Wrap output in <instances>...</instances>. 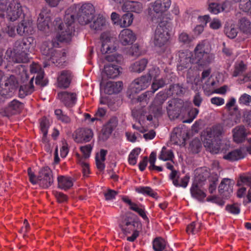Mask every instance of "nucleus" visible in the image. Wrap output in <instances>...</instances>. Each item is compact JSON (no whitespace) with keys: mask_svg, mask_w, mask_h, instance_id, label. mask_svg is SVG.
<instances>
[{"mask_svg":"<svg viewBox=\"0 0 251 251\" xmlns=\"http://www.w3.org/2000/svg\"><path fill=\"white\" fill-rule=\"evenodd\" d=\"M195 56L189 51L179 53V65L178 70L191 68L192 64L204 67L209 64L214 59V55L211 53L210 46L208 42L203 41L197 45L194 50Z\"/></svg>","mask_w":251,"mask_h":251,"instance_id":"f257e3e1","label":"nucleus"},{"mask_svg":"<svg viewBox=\"0 0 251 251\" xmlns=\"http://www.w3.org/2000/svg\"><path fill=\"white\" fill-rule=\"evenodd\" d=\"M36 41L32 37H28L22 40H17L13 49H8L5 56L9 61L16 63L26 62L28 60V52L35 47Z\"/></svg>","mask_w":251,"mask_h":251,"instance_id":"f03ea898","label":"nucleus"},{"mask_svg":"<svg viewBox=\"0 0 251 251\" xmlns=\"http://www.w3.org/2000/svg\"><path fill=\"white\" fill-rule=\"evenodd\" d=\"M76 9V5H74L66 11L64 17L65 24H60L58 25V32L57 36L58 41L66 42L71 41L74 31L73 25Z\"/></svg>","mask_w":251,"mask_h":251,"instance_id":"7ed1b4c3","label":"nucleus"},{"mask_svg":"<svg viewBox=\"0 0 251 251\" xmlns=\"http://www.w3.org/2000/svg\"><path fill=\"white\" fill-rule=\"evenodd\" d=\"M222 133L221 126H213L204 132L201 137L203 145L212 153H218L221 149L220 136Z\"/></svg>","mask_w":251,"mask_h":251,"instance_id":"20e7f679","label":"nucleus"},{"mask_svg":"<svg viewBox=\"0 0 251 251\" xmlns=\"http://www.w3.org/2000/svg\"><path fill=\"white\" fill-rule=\"evenodd\" d=\"M171 4L170 0H155L151 2L148 8L149 18L155 24L164 22L163 14L170 8Z\"/></svg>","mask_w":251,"mask_h":251,"instance_id":"39448f33","label":"nucleus"},{"mask_svg":"<svg viewBox=\"0 0 251 251\" xmlns=\"http://www.w3.org/2000/svg\"><path fill=\"white\" fill-rule=\"evenodd\" d=\"M104 57L105 60L109 62V64L104 66V70L102 73V81L106 78H115L119 75L122 68L118 65L110 63L116 62L119 63L123 60L122 56L116 53L107 55Z\"/></svg>","mask_w":251,"mask_h":251,"instance_id":"423d86ee","label":"nucleus"},{"mask_svg":"<svg viewBox=\"0 0 251 251\" xmlns=\"http://www.w3.org/2000/svg\"><path fill=\"white\" fill-rule=\"evenodd\" d=\"M28 173L30 182L34 184L38 183L41 187L48 188L53 183L51 172L48 167L42 168L37 178L32 172L31 169H28Z\"/></svg>","mask_w":251,"mask_h":251,"instance_id":"0eeeda50","label":"nucleus"},{"mask_svg":"<svg viewBox=\"0 0 251 251\" xmlns=\"http://www.w3.org/2000/svg\"><path fill=\"white\" fill-rule=\"evenodd\" d=\"M159 25L155 31L153 43L156 46L161 47L164 45L169 39V29L165 22H159Z\"/></svg>","mask_w":251,"mask_h":251,"instance_id":"6e6552de","label":"nucleus"},{"mask_svg":"<svg viewBox=\"0 0 251 251\" xmlns=\"http://www.w3.org/2000/svg\"><path fill=\"white\" fill-rule=\"evenodd\" d=\"M4 13L9 20L16 21L23 14L22 4L19 0H12L9 3Z\"/></svg>","mask_w":251,"mask_h":251,"instance_id":"1a4fd4ad","label":"nucleus"},{"mask_svg":"<svg viewBox=\"0 0 251 251\" xmlns=\"http://www.w3.org/2000/svg\"><path fill=\"white\" fill-rule=\"evenodd\" d=\"M0 95L5 98L11 97L18 86V81L13 75H8L4 84L1 83Z\"/></svg>","mask_w":251,"mask_h":251,"instance_id":"9d476101","label":"nucleus"},{"mask_svg":"<svg viewBox=\"0 0 251 251\" xmlns=\"http://www.w3.org/2000/svg\"><path fill=\"white\" fill-rule=\"evenodd\" d=\"M94 11L92 4L86 3L82 5L78 15V20L80 24L85 25L89 23L94 17Z\"/></svg>","mask_w":251,"mask_h":251,"instance_id":"9b49d317","label":"nucleus"},{"mask_svg":"<svg viewBox=\"0 0 251 251\" xmlns=\"http://www.w3.org/2000/svg\"><path fill=\"white\" fill-rule=\"evenodd\" d=\"M102 45L100 49L102 53H112L116 49L115 38L109 33H104L101 36Z\"/></svg>","mask_w":251,"mask_h":251,"instance_id":"f8f14e48","label":"nucleus"},{"mask_svg":"<svg viewBox=\"0 0 251 251\" xmlns=\"http://www.w3.org/2000/svg\"><path fill=\"white\" fill-rule=\"evenodd\" d=\"M165 85V80L162 78L153 79L151 86V91H147L141 95L138 99L141 102L147 103L149 100L150 95H152L157 90L164 87Z\"/></svg>","mask_w":251,"mask_h":251,"instance_id":"ddd939ff","label":"nucleus"},{"mask_svg":"<svg viewBox=\"0 0 251 251\" xmlns=\"http://www.w3.org/2000/svg\"><path fill=\"white\" fill-rule=\"evenodd\" d=\"M150 78L147 75L135 79L130 84V88L132 93H138L147 88L150 84Z\"/></svg>","mask_w":251,"mask_h":251,"instance_id":"4468645a","label":"nucleus"},{"mask_svg":"<svg viewBox=\"0 0 251 251\" xmlns=\"http://www.w3.org/2000/svg\"><path fill=\"white\" fill-rule=\"evenodd\" d=\"M93 136L91 129L80 128L76 130L74 133V139L76 143H83L89 142Z\"/></svg>","mask_w":251,"mask_h":251,"instance_id":"2eb2a0df","label":"nucleus"},{"mask_svg":"<svg viewBox=\"0 0 251 251\" xmlns=\"http://www.w3.org/2000/svg\"><path fill=\"white\" fill-rule=\"evenodd\" d=\"M58 98L68 107L74 106L77 101L76 94L73 92H61L58 94Z\"/></svg>","mask_w":251,"mask_h":251,"instance_id":"dca6fc26","label":"nucleus"},{"mask_svg":"<svg viewBox=\"0 0 251 251\" xmlns=\"http://www.w3.org/2000/svg\"><path fill=\"white\" fill-rule=\"evenodd\" d=\"M215 83V82L213 80H211V78H208V81L205 82V84L203 87L205 95L209 96L213 93L221 95L226 94L227 87L224 86L219 88L215 89L214 85Z\"/></svg>","mask_w":251,"mask_h":251,"instance_id":"f3484780","label":"nucleus"},{"mask_svg":"<svg viewBox=\"0 0 251 251\" xmlns=\"http://www.w3.org/2000/svg\"><path fill=\"white\" fill-rule=\"evenodd\" d=\"M58 46V43L54 41H47L44 42L41 46V51L43 55L46 56V59H53V53L55 48Z\"/></svg>","mask_w":251,"mask_h":251,"instance_id":"a211bd4d","label":"nucleus"},{"mask_svg":"<svg viewBox=\"0 0 251 251\" xmlns=\"http://www.w3.org/2000/svg\"><path fill=\"white\" fill-rule=\"evenodd\" d=\"M234 184V182L233 180L227 178H224L218 187L219 193L223 197H228L232 192Z\"/></svg>","mask_w":251,"mask_h":251,"instance_id":"6ab92c4d","label":"nucleus"},{"mask_svg":"<svg viewBox=\"0 0 251 251\" xmlns=\"http://www.w3.org/2000/svg\"><path fill=\"white\" fill-rule=\"evenodd\" d=\"M120 42L124 46L132 44L136 40L135 34L129 29H123L119 35Z\"/></svg>","mask_w":251,"mask_h":251,"instance_id":"aec40b11","label":"nucleus"},{"mask_svg":"<svg viewBox=\"0 0 251 251\" xmlns=\"http://www.w3.org/2000/svg\"><path fill=\"white\" fill-rule=\"evenodd\" d=\"M50 20L49 10L47 9H43L40 13L37 20L38 29L42 31H46L49 28Z\"/></svg>","mask_w":251,"mask_h":251,"instance_id":"412c9836","label":"nucleus"},{"mask_svg":"<svg viewBox=\"0 0 251 251\" xmlns=\"http://www.w3.org/2000/svg\"><path fill=\"white\" fill-rule=\"evenodd\" d=\"M247 154L246 147H242L229 152L224 156V158L231 161H236L245 157Z\"/></svg>","mask_w":251,"mask_h":251,"instance_id":"4be33fe9","label":"nucleus"},{"mask_svg":"<svg viewBox=\"0 0 251 251\" xmlns=\"http://www.w3.org/2000/svg\"><path fill=\"white\" fill-rule=\"evenodd\" d=\"M33 31L32 22L30 20L25 19L17 26V32L20 35L31 34Z\"/></svg>","mask_w":251,"mask_h":251,"instance_id":"5701e85b","label":"nucleus"},{"mask_svg":"<svg viewBox=\"0 0 251 251\" xmlns=\"http://www.w3.org/2000/svg\"><path fill=\"white\" fill-rule=\"evenodd\" d=\"M202 184L196 179L190 189L192 196L199 201H203L206 197L205 193L201 189Z\"/></svg>","mask_w":251,"mask_h":251,"instance_id":"b1692460","label":"nucleus"},{"mask_svg":"<svg viewBox=\"0 0 251 251\" xmlns=\"http://www.w3.org/2000/svg\"><path fill=\"white\" fill-rule=\"evenodd\" d=\"M159 94H157V98L154 101V103L150 106V112L151 113L147 116V120L148 121H151L153 119V114L154 117H158L162 114V108L161 104L163 103L164 100H158Z\"/></svg>","mask_w":251,"mask_h":251,"instance_id":"393cba45","label":"nucleus"},{"mask_svg":"<svg viewBox=\"0 0 251 251\" xmlns=\"http://www.w3.org/2000/svg\"><path fill=\"white\" fill-rule=\"evenodd\" d=\"M123 86L121 81L114 82L110 81L107 82L104 86V92L108 95L120 92Z\"/></svg>","mask_w":251,"mask_h":251,"instance_id":"a878e982","label":"nucleus"},{"mask_svg":"<svg viewBox=\"0 0 251 251\" xmlns=\"http://www.w3.org/2000/svg\"><path fill=\"white\" fill-rule=\"evenodd\" d=\"M72 73L69 71H63L58 77V85L61 88H67L71 81Z\"/></svg>","mask_w":251,"mask_h":251,"instance_id":"bb28decb","label":"nucleus"},{"mask_svg":"<svg viewBox=\"0 0 251 251\" xmlns=\"http://www.w3.org/2000/svg\"><path fill=\"white\" fill-rule=\"evenodd\" d=\"M234 141L236 143L242 142L248 134V131L243 126H239L232 130Z\"/></svg>","mask_w":251,"mask_h":251,"instance_id":"cd10ccee","label":"nucleus"},{"mask_svg":"<svg viewBox=\"0 0 251 251\" xmlns=\"http://www.w3.org/2000/svg\"><path fill=\"white\" fill-rule=\"evenodd\" d=\"M93 22L90 24L91 29L98 31L103 29L105 26V20L103 16L99 14L94 17Z\"/></svg>","mask_w":251,"mask_h":251,"instance_id":"c85d7f7f","label":"nucleus"},{"mask_svg":"<svg viewBox=\"0 0 251 251\" xmlns=\"http://www.w3.org/2000/svg\"><path fill=\"white\" fill-rule=\"evenodd\" d=\"M143 8V5L141 3L133 1H127L122 7L124 11H131L138 13L142 11Z\"/></svg>","mask_w":251,"mask_h":251,"instance_id":"c756f323","label":"nucleus"},{"mask_svg":"<svg viewBox=\"0 0 251 251\" xmlns=\"http://www.w3.org/2000/svg\"><path fill=\"white\" fill-rule=\"evenodd\" d=\"M23 107V104L19 101L14 100L11 101L5 109V112L8 115L15 114L19 113Z\"/></svg>","mask_w":251,"mask_h":251,"instance_id":"7c9ffc66","label":"nucleus"},{"mask_svg":"<svg viewBox=\"0 0 251 251\" xmlns=\"http://www.w3.org/2000/svg\"><path fill=\"white\" fill-rule=\"evenodd\" d=\"M121 229L126 235L130 234L133 232L131 236L127 237L126 239L128 241L133 242L139 236V231L135 229V225H129L126 227L124 226Z\"/></svg>","mask_w":251,"mask_h":251,"instance_id":"2f4dec72","label":"nucleus"},{"mask_svg":"<svg viewBox=\"0 0 251 251\" xmlns=\"http://www.w3.org/2000/svg\"><path fill=\"white\" fill-rule=\"evenodd\" d=\"M147 64L148 60L143 58L135 61L131 65L130 69L131 72L140 73L145 69Z\"/></svg>","mask_w":251,"mask_h":251,"instance_id":"473e14b6","label":"nucleus"},{"mask_svg":"<svg viewBox=\"0 0 251 251\" xmlns=\"http://www.w3.org/2000/svg\"><path fill=\"white\" fill-rule=\"evenodd\" d=\"M73 185V181L71 177L60 176L58 177V186L61 189L66 190Z\"/></svg>","mask_w":251,"mask_h":251,"instance_id":"72a5a7b5","label":"nucleus"},{"mask_svg":"<svg viewBox=\"0 0 251 251\" xmlns=\"http://www.w3.org/2000/svg\"><path fill=\"white\" fill-rule=\"evenodd\" d=\"M221 0H208V10L214 14H217L222 12V8L220 7Z\"/></svg>","mask_w":251,"mask_h":251,"instance_id":"f704fd0d","label":"nucleus"},{"mask_svg":"<svg viewBox=\"0 0 251 251\" xmlns=\"http://www.w3.org/2000/svg\"><path fill=\"white\" fill-rule=\"evenodd\" d=\"M49 126V120L46 118H43L40 122V130L43 135L42 141L45 143H47L49 141L47 135Z\"/></svg>","mask_w":251,"mask_h":251,"instance_id":"c9c22d12","label":"nucleus"},{"mask_svg":"<svg viewBox=\"0 0 251 251\" xmlns=\"http://www.w3.org/2000/svg\"><path fill=\"white\" fill-rule=\"evenodd\" d=\"M118 123L117 118L115 117H112L104 126L103 129L104 133L107 135L110 134L117 126Z\"/></svg>","mask_w":251,"mask_h":251,"instance_id":"e433bc0d","label":"nucleus"},{"mask_svg":"<svg viewBox=\"0 0 251 251\" xmlns=\"http://www.w3.org/2000/svg\"><path fill=\"white\" fill-rule=\"evenodd\" d=\"M133 19V15L131 13H126L120 19L118 25L121 27H128L132 23Z\"/></svg>","mask_w":251,"mask_h":251,"instance_id":"4c0bfd02","label":"nucleus"},{"mask_svg":"<svg viewBox=\"0 0 251 251\" xmlns=\"http://www.w3.org/2000/svg\"><path fill=\"white\" fill-rule=\"evenodd\" d=\"M136 192L144 195L150 196L153 198H156L157 194L153 190L148 186H140L136 188Z\"/></svg>","mask_w":251,"mask_h":251,"instance_id":"58836bf2","label":"nucleus"},{"mask_svg":"<svg viewBox=\"0 0 251 251\" xmlns=\"http://www.w3.org/2000/svg\"><path fill=\"white\" fill-rule=\"evenodd\" d=\"M225 32L228 38L233 39L237 36L238 29L233 25H226L225 27Z\"/></svg>","mask_w":251,"mask_h":251,"instance_id":"ea45409f","label":"nucleus"},{"mask_svg":"<svg viewBox=\"0 0 251 251\" xmlns=\"http://www.w3.org/2000/svg\"><path fill=\"white\" fill-rule=\"evenodd\" d=\"M174 156L172 150H168L165 147H163L159 156V159L163 161L172 160Z\"/></svg>","mask_w":251,"mask_h":251,"instance_id":"a19ab883","label":"nucleus"},{"mask_svg":"<svg viewBox=\"0 0 251 251\" xmlns=\"http://www.w3.org/2000/svg\"><path fill=\"white\" fill-rule=\"evenodd\" d=\"M152 246L155 251H163L165 249L166 243L163 239L156 238L153 240Z\"/></svg>","mask_w":251,"mask_h":251,"instance_id":"79ce46f5","label":"nucleus"},{"mask_svg":"<svg viewBox=\"0 0 251 251\" xmlns=\"http://www.w3.org/2000/svg\"><path fill=\"white\" fill-rule=\"evenodd\" d=\"M53 58H54V61L53 59H49L48 60L51 61L53 64L58 63L59 64L61 62L62 60H64L65 52L62 50H56L55 49L54 53H53Z\"/></svg>","mask_w":251,"mask_h":251,"instance_id":"37998d69","label":"nucleus"},{"mask_svg":"<svg viewBox=\"0 0 251 251\" xmlns=\"http://www.w3.org/2000/svg\"><path fill=\"white\" fill-rule=\"evenodd\" d=\"M130 209L137 212L143 219L146 220L148 219L145 212V206L143 205L135 203Z\"/></svg>","mask_w":251,"mask_h":251,"instance_id":"c03bdc74","label":"nucleus"},{"mask_svg":"<svg viewBox=\"0 0 251 251\" xmlns=\"http://www.w3.org/2000/svg\"><path fill=\"white\" fill-rule=\"evenodd\" d=\"M34 77H33L30 81V84L28 85H23L20 87L19 92L20 95H27L31 94L33 91V86L32 82Z\"/></svg>","mask_w":251,"mask_h":251,"instance_id":"a18cd8bd","label":"nucleus"},{"mask_svg":"<svg viewBox=\"0 0 251 251\" xmlns=\"http://www.w3.org/2000/svg\"><path fill=\"white\" fill-rule=\"evenodd\" d=\"M218 179L217 175H214L209 177L208 179L209 182L208 190L210 193H213L216 190Z\"/></svg>","mask_w":251,"mask_h":251,"instance_id":"49530a36","label":"nucleus"},{"mask_svg":"<svg viewBox=\"0 0 251 251\" xmlns=\"http://www.w3.org/2000/svg\"><path fill=\"white\" fill-rule=\"evenodd\" d=\"M201 21H203V24L201 25H197L195 29L194 32L196 34L199 35L202 32L204 29V26L206 25V23L209 20V16L208 15H204L202 17H200Z\"/></svg>","mask_w":251,"mask_h":251,"instance_id":"de8ad7c7","label":"nucleus"},{"mask_svg":"<svg viewBox=\"0 0 251 251\" xmlns=\"http://www.w3.org/2000/svg\"><path fill=\"white\" fill-rule=\"evenodd\" d=\"M140 152L139 149H135L130 153L128 156V162L130 164L134 165L137 162V159Z\"/></svg>","mask_w":251,"mask_h":251,"instance_id":"09e8293b","label":"nucleus"},{"mask_svg":"<svg viewBox=\"0 0 251 251\" xmlns=\"http://www.w3.org/2000/svg\"><path fill=\"white\" fill-rule=\"evenodd\" d=\"M55 114L57 117V118L61 121L62 122L68 124L70 123L71 119L67 115L63 114L62 111L61 109H56L54 111Z\"/></svg>","mask_w":251,"mask_h":251,"instance_id":"8fccbe9b","label":"nucleus"},{"mask_svg":"<svg viewBox=\"0 0 251 251\" xmlns=\"http://www.w3.org/2000/svg\"><path fill=\"white\" fill-rule=\"evenodd\" d=\"M238 102L241 105L249 106L251 103V96L246 93L243 94L239 97Z\"/></svg>","mask_w":251,"mask_h":251,"instance_id":"3c124183","label":"nucleus"},{"mask_svg":"<svg viewBox=\"0 0 251 251\" xmlns=\"http://www.w3.org/2000/svg\"><path fill=\"white\" fill-rule=\"evenodd\" d=\"M246 69V67L243 62L236 63L235 65V70L233 74L234 77L241 75Z\"/></svg>","mask_w":251,"mask_h":251,"instance_id":"603ef678","label":"nucleus"},{"mask_svg":"<svg viewBox=\"0 0 251 251\" xmlns=\"http://www.w3.org/2000/svg\"><path fill=\"white\" fill-rule=\"evenodd\" d=\"M239 6L243 11L251 15V0H242Z\"/></svg>","mask_w":251,"mask_h":251,"instance_id":"864d4df0","label":"nucleus"},{"mask_svg":"<svg viewBox=\"0 0 251 251\" xmlns=\"http://www.w3.org/2000/svg\"><path fill=\"white\" fill-rule=\"evenodd\" d=\"M238 186L247 185L251 187V176L244 175L240 176V179L238 181Z\"/></svg>","mask_w":251,"mask_h":251,"instance_id":"5fc2aeb1","label":"nucleus"},{"mask_svg":"<svg viewBox=\"0 0 251 251\" xmlns=\"http://www.w3.org/2000/svg\"><path fill=\"white\" fill-rule=\"evenodd\" d=\"M160 73V71L157 67H152L151 68L148 73V77L150 78V81L151 79L157 78Z\"/></svg>","mask_w":251,"mask_h":251,"instance_id":"6e6d98bb","label":"nucleus"},{"mask_svg":"<svg viewBox=\"0 0 251 251\" xmlns=\"http://www.w3.org/2000/svg\"><path fill=\"white\" fill-rule=\"evenodd\" d=\"M201 224L199 223L193 222L187 227V232L188 233L195 234L198 233L200 229Z\"/></svg>","mask_w":251,"mask_h":251,"instance_id":"4d7b16f0","label":"nucleus"},{"mask_svg":"<svg viewBox=\"0 0 251 251\" xmlns=\"http://www.w3.org/2000/svg\"><path fill=\"white\" fill-rule=\"evenodd\" d=\"M239 27L244 32L248 31L251 28V23L245 18H242L240 21Z\"/></svg>","mask_w":251,"mask_h":251,"instance_id":"13d9d810","label":"nucleus"},{"mask_svg":"<svg viewBox=\"0 0 251 251\" xmlns=\"http://www.w3.org/2000/svg\"><path fill=\"white\" fill-rule=\"evenodd\" d=\"M173 184L176 187H182L186 188L189 181V177L188 176H185L181 181V183H179L177 179L172 180Z\"/></svg>","mask_w":251,"mask_h":251,"instance_id":"bf43d9fd","label":"nucleus"},{"mask_svg":"<svg viewBox=\"0 0 251 251\" xmlns=\"http://www.w3.org/2000/svg\"><path fill=\"white\" fill-rule=\"evenodd\" d=\"M236 100L234 97H231L230 98L226 105H225V109H226L228 111H230L231 109V108L234 107V110L235 111H238V107L236 106Z\"/></svg>","mask_w":251,"mask_h":251,"instance_id":"052dcab7","label":"nucleus"},{"mask_svg":"<svg viewBox=\"0 0 251 251\" xmlns=\"http://www.w3.org/2000/svg\"><path fill=\"white\" fill-rule=\"evenodd\" d=\"M92 148L93 147L90 144L81 146L80 148V151L84 158H88L90 156Z\"/></svg>","mask_w":251,"mask_h":251,"instance_id":"680f3d73","label":"nucleus"},{"mask_svg":"<svg viewBox=\"0 0 251 251\" xmlns=\"http://www.w3.org/2000/svg\"><path fill=\"white\" fill-rule=\"evenodd\" d=\"M180 131V129L178 128L174 129L173 132L171 135V141L174 144H178L180 141L179 136L178 135L179 132Z\"/></svg>","mask_w":251,"mask_h":251,"instance_id":"e2e57ef3","label":"nucleus"},{"mask_svg":"<svg viewBox=\"0 0 251 251\" xmlns=\"http://www.w3.org/2000/svg\"><path fill=\"white\" fill-rule=\"evenodd\" d=\"M178 39L180 42L185 44L190 43L193 40V38L185 32L181 33Z\"/></svg>","mask_w":251,"mask_h":251,"instance_id":"0e129e2a","label":"nucleus"},{"mask_svg":"<svg viewBox=\"0 0 251 251\" xmlns=\"http://www.w3.org/2000/svg\"><path fill=\"white\" fill-rule=\"evenodd\" d=\"M226 209L228 212L233 214H238L240 211L239 206L237 204L228 205Z\"/></svg>","mask_w":251,"mask_h":251,"instance_id":"69168bd1","label":"nucleus"},{"mask_svg":"<svg viewBox=\"0 0 251 251\" xmlns=\"http://www.w3.org/2000/svg\"><path fill=\"white\" fill-rule=\"evenodd\" d=\"M210 102L212 104L219 106L225 103V100L221 97H215L210 99Z\"/></svg>","mask_w":251,"mask_h":251,"instance_id":"338daca9","label":"nucleus"},{"mask_svg":"<svg viewBox=\"0 0 251 251\" xmlns=\"http://www.w3.org/2000/svg\"><path fill=\"white\" fill-rule=\"evenodd\" d=\"M135 223L133 221V220L131 218L129 217H125L123 219L121 224H120V227L122 228V227H126L129 226V225H135Z\"/></svg>","mask_w":251,"mask_h":251,"instance_id":"774afa93","label":"nucleus"}]
</instances>
